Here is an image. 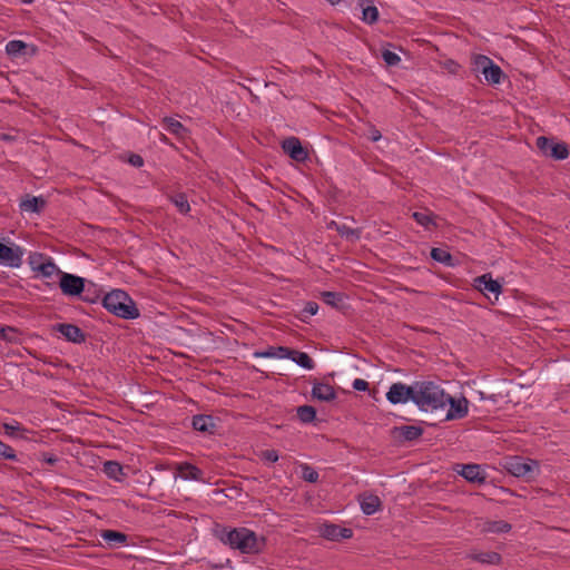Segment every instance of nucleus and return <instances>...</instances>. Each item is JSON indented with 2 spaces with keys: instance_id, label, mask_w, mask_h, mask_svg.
<instances>
[{
  "instance_id": "nucleus-1",
  "label": "nucleus",
  "mask_w": 570,
  "mask_h": 570,
  "mask_svg": "<svg viewBox=\"0 0 570 570\" xmlns=\"http://www.w3.org/2000/svg\"><path fill=\"white\" fill-rule=\"evenodd\" d=\"M216 537L232 549H237L242 553L256 554L263 551L265 538H258L257 534L247 528L223 527L216 530Z\"/></svg>"
},
{
  "instance_id": "nucleus-2",
  "label": "nucleus",
  "mask_w": 570,
  "mask_h": 570,
  "mask_svg": "<svg viewBox=\"0 0 570 570\" xmlns=\"http://www.w3.org/2000/svg\"><path fill=\"white\" fill-rule=\"evenodd\" d=\"M450 402V394L433 381H415L413 403L424 412L444 409Z\"/></svg>"
},
{
  "instance_id": "nucleus-3",
  "label": "nucleus",
  "mask_w": 570,
  "mask_h": 570,
  "mask_svg": "<svg viewBox=\"0 0 570 570\" xmlns=\"http://www.w3.org/2000/svg\"><path fill=\"white\" fill-rule=\"evenodd\" d=\"M104 307L124 320H135L139 316L132 298L122 289H114L102 298Z\"/></svg>"
},
{
  "instance_id": "nucleus-4",
  "label": "nucleus",
  "mask_w": 570,
  "mask_h": 570,
  "mask_svg": "<svg viewBox=\"0 0 570 570\" xmlns=\"http://www.w3.org/2000/svg\"><path fill=\"white\" fill-rule=\"evenodd\" d=\"M503 468L517 478H529L539 471V463L531 459L511 456L504 460Z\"/></svg>"
},
{
  "instance_id": "nucleus-5",
  "label": "nucleus",
  "mask_w": 570,
  "mask_h": 570,
  "mask_svg": "<svg viewBox=\"0 0 570 570\" xmlns=\"http://www.w3.org/2000/svg\"><path fill=\"white\" fill-rule=\"evenodd\" d=\"M475 70L482 72L489 83H500L503 76L502 69L487 56H476L474 59Z\"/></svg>"
},
{
  "instance_id": "nucleus-6",
  "label": "nucleus",
  "mask_w": 570,
  "mask_h": 570,
  "mask_svg": "<svg viewBox=\"0 0 570 570\" xmlns=\"http://www.w3.org/2000/svg\"><path fill=\"white\" fill-rule=\"evenodd\" d=\"M413 397L414 382L411 385L401 382L393 383L386 393V399L392 404H404L407 401L413 402Z\"/></svg>"
},
{
  "instance_id": "nucleus-7",
  "label": "nucleus",
  "mask_w": 570,
  "mask_h": 570,
  "mask_svg": "<svg viewBox=\"0 0 570 570\" xmlns=\"http://www.w3.org/2000/svg\"><path fill=\"white\" fill-rule=\"evenodd\" d=\"M22 257L23 249L20 246L0 242V264L17 268L21 266Z\"/></svg>"
},
{
  "instance_id": "nucleus-8",
  "label": "nucleus",
  "mask_w": 570,
  "mask_h": 570,
  "mask_svg": "<svg viewBox=\"0 0 570 570\" xmlns=\"http://www.w3.org/2000/svg\"><path fill=\"white\" fill-rule=\"evenodd\" d=\"M59 287L67 296H80L85 291V278L62 272L59 279Z\"/></svg>"
},
{
  "instance_id": "nucleus-9",
  "label": "nucleus",
  "mask_w": 570,
  "mask_h": 570,
  "mask_svg": "<svg viewBox=\"0 0 570 570\" xmlns=\"http://www.w3.org/2000/svg\"><path fill=\"white\" fill-rule=\"evenodd\" d=\"M282 148L293 160L304 163L308 159V151L302 146L297 137H288L283 140Z\"/></svg>"
},
{
  "instance_id": "nucleus-10",
  "label": "nucleus",
  "mask_w": 570,
  "mask_h": 570,
  "mask_svg": "<svg viewBox=\"0 0 570 570\" xmlns=\"http://www.w3.org/2000/svg\"><path fill=\"white\" fill-rule=\"evenodd\" d=\"M454 471L471 483L482 484L487 474L479 464H456Z\"/></svg>"
},
{
  "instance_id": "nucleus-11",
  "label": "nucleus",
  "mask_w": 570,
  "mask_h": 570,
  "mask_svg": "<svg viewBox=\"0 0 570 570\" xmlns=\"http://www.w3.org/2000/svg\"><path fill=\"white\" fill-rule=\"evenodd\" d=\"M53 331L60 333L67 341L76 344H80L86 341V334L75 324L58 323L53 325Z\"/></svg>"
},
{
  "instance_id": "nucleus-12",
  "label": "nucleus",
  "mask_w": 570,
  "mask_h": 570,
  "mask_svg": "<svg viewBox=\"0 0 570 570\" xmlns=\"http://www.w3.org/2000/svg\"><path fill=\"white\" fill-rule=\"evenodd\" d=\"M475 287L489 297V294H493L498 299L502 286L499 281L493 279L491 274H483L474 279Z\"/></svg>"
},
{
  "instance_id": "nucleus-13",
  "label": "nucleus",
  "mask_w": 570,
  "mask_h": 570,
  "mask_svg": "<svg viewBox=\"0 0 570 570\" xmlns=\"http://www.w3.org/2000/svg\"><path fill=\"white\" fill-rule=\"evenodd\" d=\"M448 404L450 407L445 415L446 421L463 419L469 413V401L465 397L455 400L450 395V402H448Z\"/></svg>"
},
{
  "instance_id": "nucleus-14",
  "label": "nucleus",
  "mask_w": 570,
  "mask_h": 570,
  "mask_svg": "<svg viewBox=\"0 0 570 570\" xmlns=\"http://www.w3.org/2000/svg\"><path fill=\"white\" fill-rule=\"evenodd\" d=\"M320 531L323 538L332 541L350 539L353 535L352 529L343 528L334 523L323 524Z\"/></svg>"
},
{
  "instance_id": "nucleus-15",
  "label": "nucleus",
  "mask_w": 570,
  "mask_h": 570,
  "mask_svg": "<svg viewBox=\"0 0 570 570\" xmlns=\"http://www.w3.org/2000/svg\"><path fill=\"white\" fill-rule=\"evenodd\" d=\"M392 434L396 439L403 441H415L423 434V429L416 425H401L392 430Z\"/></svg>"
},
{
  "instance_id": "nucleus-16",
  "label": "nucleus",
  "mask_w": 570,
  "mask_h": 570,
  "mask_svg": "<svg viewBox=\"0 0 570 570\" xmlns=\"http://www.w3.org/2000/svg\"><path fill=\"white\" fill-rule=\"evenodd\" d=\"M312 396L318 401L330 402L336 399V392L330 384L314 382L312 387Z\"/></svg>"
},
{
  "instance_id": "nucleus-17",
  "label": "nucleus",
  "mask_w": 570,
  "mask_h": 570,
  "mask_svg": "<svg viewBox=\"0 0 570 570\" xmlns=\"http://www.w3.org/2000/svg\"><path fill=\"white\" fill-rule=\"evenodd\" d=\"M358 6L362 8V21L367 24H373L379 20V10L373 4V0H358Z\"/></svg>"
},
{
  "instance_id": "nucleus-18",
  "label": "nucleus",
  "mask_w": 570,
  "mask_h": 570,
  "mask_svg": "<svg viewBox=\"0 0 570 570\" xmlns=\"http://www.w3.org/2000/svg\"><path fill=\"white\" fill-rule=\"evenodd\" d=\"M360 504L364 514L372 515L381 509V500L374 494L360 495Z\"/></svg>"
},
{
  "instance_id": "nucleus-19",
  "label": "nucleus",
  "mask_w": 570,
  "mask_h": 570,
  "mask_svg": "<svg viewBox=\"0 0 570 570\" xmlns=\"http://www.w3.org/2000/svg\"><path fill=\"white\" fill-rule=\"evenodd\" d=\"M191 425L194 430L199 432L214 433L216 429V424L214 422L213 416L204 414L193 416Z\"/></svg>"
},
{
  "instance_id": "nucleus-20",
  "label": "nucleus",
  "mask_w": 570,
  "mask_h": 570,
  "mask_svg": "<svg viewBox=\"0 0 570 570\" xmlns=\"http://www.w3.org/2000/svg\"><path fill=\"white\" fill-rule=\"evenodd\" d=\"M102 471L109 479L117 482H121L126 478L122 465L117 461H106Z\"/></svg>"
},
{
  "instance_id": "nucleus-21",
  "label": "nucleus",
  "mask_w": 570,
  "mask_h": 570,
  "mask_svg": "<svg viewBox=\"0 0 570 570\" xmlns=\"http://www.w3.org/2000/svg\"><path fill=\"white\" fill-rule=\"evenodd\" d=\"M512 525L503 520H488L482 525V532L485 533H508Z\"/></svg>"
},
{
  "instance_id": "nucleus-22",
  "label": "nucleus",
  "mask_w": 570,
  "mask_h": 570,
  "mask_svg": "<svg viewBox=\"0 0 570 570\" xmlns=\"http://www.w3.org/2000/svg\"><path fill=\"white\" fill-rule=\"evenodd\" d=\"M45 206V199L36 196H27V198L20 203V209L28 213H40Z\"/></svg>"
},
{
  "instance_id": "nucleus-23",
  "label": "nucleus",
  "mask_w": 570,
  "mask_h": 570,
  "mask_svg": "<svg viewBox=\"0 0 570 570\" xmlns=\"http://www.w3.org/2000/svg\"><path fill=\"white\" fill-rule=\"evenodd\" d=\"M178 471L180 473V476L185 480H203V471L194 464L187 462L181 463L178 465Z\"/></svg>"
},
{
  "instance_id": "nucleus-24",
  "label": "nucleus",
  "mask_w": 570,
  "mask_h": 570,
  "mask_svg": "<svg viewBox=\"0 0 570 570\" xmlns=\"http://www.w3.org/2000/svg\"><path fill=\"white\" fill-rule=\"evenodd\" d=\"M469 558L483 564H499L502 559L501 556L494 551L472 552L469 554Z\"/></svg>"
},
{
  "instance_id": "nucleus-25",
  "label": "nucleus",
  "mask_w": 570,
  "mask_h": 570,
  "mask_svg": "<svg viewBox=\"0 0 570 570\" xmlns=\"http://www.w3.org/2000/svg\"><path fill=\"white\" fill-rule=\"evenodd\" d=\"M291 354V348L285 346H271L266 351L255 352L256 357H277V358H288Z\"/></svg>"
},
{
  "instance_id": "nucleus-26",
  "label": "nucleus",
  "mask_w": 570,
  "mask_h": 570,
  "mask_svg": "<svg viewBox=\"0 0 570 570\" xmlns=\"http://www.w3.org/2000/svg\"><path fill=\"white\" fill-rule=\"evenodd\" d=\"M288 358L306 370H313L315 366V363L312 360V357L305 352L291 348V354Z\"/></svg>"
},
{
  "instance_id": "nucleus-27",
  "label": "nucleus",
  "mask_w": 570,
  "mask_h": 570,
  "mask_svg": "<svg viewBox=\"0 0 570 570\" xmlns=\"http://www.w3.org/2000/svg\"><path fill=\"white\" fill-rule=\"evenodd\" d=\"M2 428L4 430V434L9 438L13 439H26L23 435L24 432H27V429L23 428L19 422L13 421L11 423L3 422Z\"/></svg>"
},
{
  "instance_id": "nucleus-28",
  "label": "nucleus",
  "mask_w": 570,
  "mask_h": 570,
  "mask_svg": "<svg viewBox=\"0 0 570 570\" xmlns=\"http://www.w3.org/2000/svg\"><path fill=\"white\" fill-rule=\"evenodd\" d=\"M101 538L111 546H122L128 541V537L125 533L115 530H104Z\"/></svg>"
},
{
  "instance_id": "nucleus-29",
  "label": "nucleus",
  "mask_w": 570,
  "mask_h": 570,
  "mask_svg": "<svg viewBox=\"0 0 570 570\" xmlns=\"http://www.w3.org/2000/svg\"><path fill=\"white\" fill-rule=\"evenodd\" d=\"M164 125L166 130H168L169 132L174 134L179 138H184L188 131L187 128L180 121L171 117L164 118Z\"/></svg>"
},
{
  "instance_id": "nucleus-30",
  "label": "nucleus",
  "mask_w": 570,
  "mask_h": 570,
  "mask_svg": "<svg viewBox=\"0 0 570 570\" xmlns=\"http://www.w3.org/2000/svg\"><path fill=\"white\" fill-rule=\"evenodd\" d=\"M169 199L176 206L180 214L187 215L190 212V206L187 196L184 193L171 195Z\"/></svg>"
},
{
  "instance_id": "nucleus-31",
  "label": "nucleus",
  "mask_w": 570,
  "mask_h": 570,
  "mask_svg": "<svg viewBox=\"0 0 570 570\" xmlns=\"http://www.w3.org/2000/svg\"><path fill=\"white\" fill-rule=\"evenodd\" d=\"M299 421L304 424L312 423L316 417V410L312 405H301L296 409Z\"/></svg>"
},
{
  "instance_id": "nucleus-32",
  "label": "nucleus",
  "mask_w": 570,
  "mask_h": 570,
  "mask_svg": "<svg viewBox=\"0 0 570 570\" xmlns=\"http://www.w3.org/2000/svg\"><path fill=\"white\" fill-rule=\"evenodd\" d=\"M335 226H336V232L342 237H345L347 240L355 242V240L360 239V237H361V229L352 228L345 224H342V225L335 224Z\"/></svg>"
},
{
  "instance_id": "nucleus-33",
  "label": "nucleus",
  "mask_w": 570,
  "mask_h": 570,
  "mask_svg": "<svg viewBox=\"0 0 570 570\" xmlns=\"http://www.w3.org/2000/svg\"><path fill=\"white\" fill-rule=\"evenodd\" d=\"M27 43L21 40H11L6 45V52L11 57H19L24 55Z\"/></svg>"
},
{
  "instance_id": "nucleus-34",
  "label": "nucleus",
  "mask_w": 570,
  "mask_h": 570,
  "mask_svg": "<svg viewBox=\"0 0 570 570\" xmlns=\"http://www.w3.org/2000/svg\"><path fill=\"white\" fill-rule=\"evenodd\" d=\"M569 156L568 145L564 142H554L550 149V157L556 160H563Z\"/></svg>"
},
{
  "instance_id": "nucleus-35",
  "label": "nucleus",
  "mask_w": 570,
  "mask_h": 570,
  "mask_svg": "<svg viewBox=\"0 0 570 570\" xmlns=\"http://www.w3.org/2000/svg\"><path fill=\"white\" fill-rule=\"evenodd\" d=\"M37 269L45 276V277H51L55 274H59L61 276V271L58 268V266L51 261L48 259L43 263H41Z\"/></svg>"
},
{
  "instance_id": "nucleus-36",
  "label": "nucleus",
  "mask_w": 570,
  "mask_h": 570,
  "mask_svg": "<svg viewBox=\"0 0 570 570\" xmlns=\"http://www.w3.org/2000/svg\"><path fill=\"white\" fill-rule=\"evenodd\" d=\"M431 257L435 262L445 264V265H452V255L442 248L435 247L431 250Z\"/></svg>"
},
{
  "instance_id": "nucleus-37",
  "label": "nucleus",
  "mask_w": 570,
  "mask_h": 570,
  "mask_svg": "<svg viewBox=\"0 0 570 570\" xmlns=\"http://www.w3.org/2000/svg\"><path fill=\"white\" fill-rule=\"evenodd\" d=\"M301 469H302V478L304 481L309 482V483H315L318 481L320 475H318V472L314 468L304 463L301 465Z\"/></svg>"
},
{
  "instance_id": "nucleus-38",
  "label": "nucleus",
  "mask_w": 570,
  "mask_h": 570,
  "mask_svg": "<svg viewBox=\"0 0 570 570\" xmlns=\"http://www.w3.org/2000/svg\"><path fill=\"white\" fill-rule=\"evenodd\" d=\"M553 139H550L544 136H540L537 138V147L542 153V155L550 157V149L553 147Z\"/></svg>"
},
{
  "instance_id": "nucleus-39",
  "label": "nucleus",
  "mask_w": 570,
  "mask_h": 570,
  "mask_svg": "<svg viewBox=\"0 0 570 570\" xmlns=\"http://www.w3.org/2000/svg\"><path fill=\"white\" fill-rule=\"evenodd\" d=\"M318 311V304L316 302L309 301L305 304L303 309L301 311V320L306 322L307 318L314 316Z\"/></svg>"
},
{
  "instance_id": "nucleus-40",
  "label": "nucleus",
  "mask_w": 570,
  "mask_h": 570,
  "mask_svg": "<svg viewBox=\"0 0 570 570\" xmlns=\"http://www.w3.org/2000/svg\"><path fill=\"white\" fill-rule=\"evenodd\" d=\"M0 459L17 461V454L14 450L0 440Z\"/></svg>"
},
{
  "instance_id": "nucleus-41",
  "label": "nucleus",
  "mask_w": 570,
  "mask_h": 570,
  "mask_svg": "<svg viewBox=\"0 0 570 570\" xmlns=\"http://www.w3.org/2000/svg\"><path fill=\"white\" fill-rule=\"evenodd\" d=\"M412 217L414 218V220L417 224H420L421 226H423L425 228H429L430 225L433 224V219H432V217L428 213L414 212Z\"/></svg>"
},
{
  "instance_id": "nucleus-42",
  "label": "nucleus",
  "mask_w": 570,
  "mask_h": 570,
  "mask_svg": "<svg viewBox=\"0 0 570 570\" xmlns=\"http://www.w3.org/2000/svg\"><path fill=\"white\" fill-rule=\"evenodd\" d=\"M382 59L384 60V62L387 65V66H397L401 61V58L399 55H396L395 52L391 51V50H383L382 51Z\"/></svg>"
},
{
  "instance_id": "nucleus-43",
  "label": "nucleus",
  "mask_w": 570,
  "mask_h": 570,
  "mask_svg": "<svg viewBox=\"0 0 570 570\" xmlns=\"http://www.w3.org/2000/svg\"><path fill=\"white\" fill-rule=\"evenodd\" d=\"M261 458L266 462L275 463L278 460V453L275 450H265L262 452Z\"/></svg>"
},
{
  "instance_id": "nucleus-44",
  "label": "nucleus",
  "mask_w": 570,
  "mask_h": 570,
  "mask_svg": "<svg viewBox=\"0 0 570 570\" xmlns=\"http://www.w3.org/2000/svg\"><path fill=\"white\" fill-rule=\"evenodd\" d=\"M337 298H338V296L334 292H324L323 293V299L328 305L335 306Z\"/></svg>"
},
{
  "instance_id": "nucleus-45",
  "label": "nucleus",
  "mask_w": 570,
  "mask_h": 570,
  "mask_svg": "<svg viewBox=\"0 0 570 570\" xmlns=\"http://www.w3.org/2000/svg\"><path fill=\"white\" fill-rule=\"evenodd\" d=\"M353 389L356 391H367L368 383L363 379H355L352 384Z\"/></svg>"
},
{
  "instance_id": "nucleus-46",
  "label": "nucleus",
  "mask_w": 570,
  "mask_h": 570,
  "mask_svg": "<svg viewBox=\"0 0 570 570\" xmlns=\"http://www.w3.org/2000/svg\"><path fill=\"white\" fill-rule=\"evenodd\" d=\"M16 330L13 327H7L1 330V337L6 341L12 342L14 340Z\"/></svg>"
},
{
  "instance_id": "nucleus-47",
  "label": "nucleus",
  "mask_w": 570,
  "mask_h": 570,
  "mask_svg": "<svg viewBox=\"0 0 570 570\" xmlns=\"http://www.w3.org/2000/svg\"><path fill=\"white\" fill-rule=\"evenodd\" d=\"M41 460L50 465H53L58 462V458L55 454L43 452L41 454Z\"/></svg>"
},
{
  "instance_id": "nucleus-48",
  "label": "nucleus",
  "mask_w": 570,
  "mask_h": 570,
  "mask_svg": "<svg viewBox=\"0 0 570 570\" xmlns=\"http://www.w3.org/2000/svg\"><path fill=\"white\" fill-rule=\"evenodd\" d=\"M129 163L135 167H141L144 165V159L140 155L132 154L129 157Z\"/></svg>"
},
{
  "instance_id": "nucleus-49",
  "label": "nucleus",
  "mask_w": 570,
  "mask_h": 570,
  "mask_svg": "<svg viewBox=\"0 0 570 570\" xmlns=\"http://www.w3.org/2000/svg\"><path fill=\"white\" fill-rule=\"evenodd\" d=\"M445 66L451 73H456L460 68V65L456 63L454 60L446 61Z\"/></svg>"
},
{
  "instance_id": "nucleus-50",
  "label": "nucleus",
  "mask_w": 570,
  "mask_h": 570,
  "mask_svg": "<svg viewBox=\"0 0 570 570\" xmlns=\"http://www.w3.org/2000/svg\"><path fill=\"white\" fill-rule=\"evenodd\" d=\"M381 137H382V135H381L380 130H377L375 128H373L371 130V137L370 138H371L372 141H377V140L381 139Z\"/></svg>"
},
{
  "instance_id": "nucleus-51",
  "label": "nucleus",
  "mask_w": 570,
  "mask_h": 570,
  "mask_svg": "<svg viewBox=\"0 0 570 570\" xmlns=\"http://www.w3.org/2000/svg\"><path fill=\"white\" fill-rule=\"evenodd\" d=\"M0 139L1 140H4V141H13L14 140V137L9 135V134H1L0 135Z\"/></svg>"
},
{
  "instance_id": "nucleus-52",
  "label": "nucleus",
  "mask_w": 570,
  "mask_h": 570,
  "mask_svg": "<svg viewBox=\"0 0 570 570\" xmlns=\"http://www.w3.org/2000/svg\"><path fill=\"white\" fill-rule=\"evenodd\" d=\"M331 4H337L340 3L342 0H327Z\"/></svg>"
},
{
  "instance_id": "nucleus-53",
  "label": "nucleus",
  "mask_w": 570,
  "mask_h": 570,
  "mask_svg": "<svg viewBox=\"0 0 570 570\" xmlns=\"http://www.w3.org/2000/svg\"><path fill=\"white\" fill-rule=\"evenodd\" d=\"M83 301L91 302V303H92V302H95V299H91V298H89V297H87V296H86V297H83Z\"/></svg>"
},
{
  "instance_id": "nucleus-54",
  "label": "nucleus",
  "mask_w": 570,
  "mask_h": 570,
  "mask_svg": "<svg viewBox=\"0 0 570 570\" xmlns=\"http://www.w3.org/2000/svg\"><path fill=\"white\" fill-rule=\"evenodd\" d=\"M160 139H161L163 141H167V137H166L164 134H161Z\"/></svg>"
}]
</instances>
